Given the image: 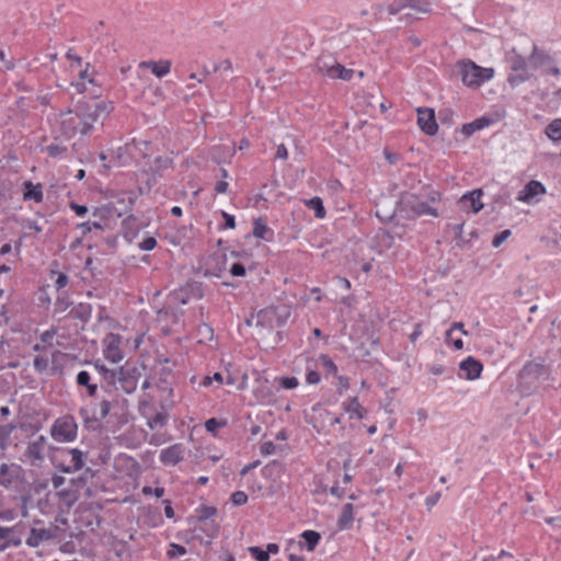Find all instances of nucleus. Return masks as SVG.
<instances>
[{"mask_svg":"<svg viewBox=\"0 0 561 561\" xmlns=\"http://www.w3.org/2000/svg\"><path fill=\"white\" fill-rule=\"evenodd\" d=\"M268 231L267 226L261 218L254 220L252 234L259 239H265V234Z\"/></svg>","mask_w":561,"mask_h":561,"instance_id":"58836bf2","label":"nucleus"},{"mask_svg":"<svg viewBox=\"0 0 561 561\" xmlns=\"http://www.w3.org/2000/svg\"><path fill=\"white\" fill-rule=\"evenodd\" d=\"M280 385L285 389H295L299 385V382L296 377H284L280 380Z\"/></svg>","mask_w":561,"mask_h":561,"instance_id":"bf43d9fd","label":"nucleus"},{"mask_svg":"<svg viewBox=\"0 0 561 561\" xmlns=\"http://www.w3.org/2000/svg\"><path fill=\"white\" fill-rule=\"evenodd\" d=\"M511 236V230L506 229L501 231L500 233L495 234L492 240V247L499 248L502 245V243Z\"/></svg>","mask_w":561,"mask_h":561,"instance_id":"09e8293b","label":"nucleus"},{"mask_svg":"<svg viewBox=\"0 0 561 561\" xmlns=\"http://www.w3.org/2000/svg\"><path fill=\"white\" fill-rule=\"evenodd\" d=\"M546 193V187L539 181L531 180L529 181L523 191L519 192L518 199L525 203H531L533 199Z\"/></svg>","mask_w":561,"mask_h":561,"instance_id":"dca6fc26","label":"nucleus"},{"mask_svg":"<svg viewBox=\"0 0 561 561\" xmlns=\"http://www.w3.org/2000/svg\"><path fill=\"white\" fill-rule=\"evenodd\" d=\"M94 368L101 376V388L116 386V382H118V378H121L124 375L123 369L116 371L106 368L104 365L95 364Z\"/></svg>","mask_w":561,"mask_h":561,"instance_id":"f3484780","label":"nucleus"},{"mask_svg":"<svg viewBox=\"0 0 561 561\" xmlns=\"http://www.w3.org/2000/svg\"><path fill=\"white\" fill-rule=\"evenodd\" d=\"M316 69L319 73L330 79H341L344 81H351L354 75V70L342 66L330 53H322L317 58Z\"/></svg>","mask_w":561,"mask_h":561,"instance_id":"20e7f679","label":"nucleus"},{"mask_svg":"<svg viewBox=\"0 0 561 561\" xmlns=\"http://www.w3.org/2000/svg\"><path fill=\"white\" fill-rule=\"evenodd\" d=\"M409 9L421 13H430L431 3L428 0H409Z\"/></svg>","mask_w":561,"mask_h":561,"instance_id":"e433bc0d","label":"nucleus"},{"mask_svg":"<svg viewBox=\"0 0 561 561\" xmlns=\"http://www.w3.org/2000/svg\"><path fill=\"white\" fill-rule=\"evenodd\" d=\"M173 168V160L170 157L159 156L154 158L150 167L151 171L158 176H162L163 173Z\"/></svg>","mask_w":561,"mask_h":561,"instance_id":"cd10ccee","label":"nucleus"},{"mask_svg":"<svg viewBox=\"0 0 561 561\" xmlns=\"http://www.w3.org/2000/svg\"><path fill=\"white\" fill-rule=\"evenodd\" d=\"M275 451V445L273 442L268 440V442H265L262 446H261V454L263 456H268V455H272L274 454Z\"/></svg>","mask_w":561,"mask_h":561,"instance_id":"338daca9","label":"nucleus"},{"mask_svg":"<svg viewBox=\"0 0 561 561\" xmlns=\"http://www.w3.org/2000/svg\"><path fill=\"white\" fill-rule=\"evenodd\" d=\"M440 499V492H436L430 496L426 497L425 500V505L427 507V510H431L432 507H434L437 502L439 501Z\"/></svg>","mask_w":561,"mask_h":561,"instance_id":"0e129e2a","label":"nucleus"},{"mask_svg":"<svg viewBox=\"0 0 561 561\" xmlns=\"http://www.w3.org/2000/svg\"><path fill=\"white\" fill-rule=\"evenodd\" d=\"M24 538L28 547L36 548L44 541L51 539L53 533L46 528L27 527Z\"/></svg>","mask_w":561,"mask_h":561,"instance_id":"4468645a","label":"nucleus"},{"mask_svg":"<svg viewBox=\"0 0 561 561\" xmlns=\"http://www.w3.org/2000/svg\"><path fill=\"white\" fill-rule=\"evenodd\" d=\"M230 274L236 277H242L245 275V267L242 263L236 262L229 270Z\"/></svg>","mask_w":561,"mask_h":561,"instance_id":"5fc2aeb1","label":"nucleus"},{"mask_svg":"<svg viewBox=\"0 0 561 561\" xmlns=\"http://www.w3.org/2000/svg\"><path fill=\"white\" fill-rule=\"evenodd\" d=\"M26 530L27 526L21 523L12 527L0 526V551L9 547H19L23 541Z\"/></svg>","mask_w":561,"mask_h":561,"instance_id":"1a4fd4ad","label":"nucleus"},{"mask_svg":"<svg viewBox=\"0 0 561 561\" xmlns=\"http://www.w3.org/2000/svg\"><path fill=\"white\" fill-rule=\"evenodd\" d=\"M300 537L304 541H299L298 546L300 549L306 547L308 551H313L321 539V535L316 530H305Z\"/></svg>","mask_w":561,"mask_h":561,"instance_id":"393cba45","label":"nucleus"},{"mask_svg":"<svg viewBox=\"0 0 561 561\" xmlns=\"http://www.w3.org/2000/svg\"><path fill=\"white\" fill-rule=\"evenodd\" d=\"M549 376L550 368L545 365L542 359L528 362L518 374L517 388L522 394L530 396L540 389Z\"/></svg>","mask_w":561,"mask_h":561,"instance_id":"f03ea898","label":"nucleus"},{"mask_svg":"<svg viewBox=\"0 0 561 561\" xmlns=\"http://www.w3.org/2000/svg\"><path fill=\"white\" fill-rule=\"evenodd\" d=\"M68 453L71 456V465L60 466V471L73 473L81 470L83 467V453L78 448L69 449Z\"/></svg>","mask_w":561,"mask_h":561,"instance_id":"5701e85b","label":"nucleus"},{"mask_svg":"<svg viewBox=\"0 0 561 561\" xmlns=\"http://www.w3.org/2000/svg\"><path fill=\"white\" fill-rule=\"evenodd\" d=\"M492 124V119L486 117V116H482V117H479L470 123H467V124H463L462 125V128H461V133L469 137L471 136L473 133L478 131V130H481L488 126H490Z\"/></svg>","mask_w":561,"mask_h":561,"instance_id":"b1692460","label":"nucleus"},{"mask_svg":"<svg viewBox=\"0 0 561 561\" xmlns=\"http://www.w3.org/2000/svg\"><path fill=\"white\" fill-rule=\"evenodd\" d=\"M399 213L407 219H414L424 215L438 217L436 208L428 205L426 201H422L419 196L405 193L399 202Z\"/></svg>","mask_w":561,"mask_h":561,"instance_id":"7ed1b4c3","label":"nucleus"},{"mask_svg":"<svg viewBox=\"0 0 561 561\" xmlns=\"http://www.w3.org/2000/svg\"><path fill=\"white\" fill-rule=\"evenodd\" d=\"M227 421L226 420H218L215 417H211L205 422V427L209 433H215L219 427L226 426Z\"/></svg>","mask_w":561,"mask_h":561,"instance_id":"c03bdc74","label":"nucleus"},{"mask_svg":"<svg viewBox=\"0 0 561 561\" xmlns=\"http://www.w3.org/2000/svg\"><path fill=\"white\" fill-rule=\"evenodd\" d=\"M78 424L72 415H64L54 421L50 436L58 443H70L77 438Z\"/></svg>","mask_w":561,"mask_h":561,"instance_id":"423d86ee","label":"nucleus"},{"mask_svg":"<svg viewBox=\"0 0 561 561\" xmlns=\"http://www.w3.org/2000/svg\"><path fill=\"white\" fill-rule=\"evenodd\" d=\"M56 333L57 331L54 328L46 330L41 334V341L45 344H50Z\"/></svg>","mask_w":561,"mask_h":561,"instance_id":"680f3d73","label":"nucleus"},{"mask_svg":"<svg viewBox=\"0 0 561 561\" xmlns=\"http://www.w3.org/2000/svg\"><path fill=\"white\" fill-rule=\"evenodd\" d=\"M79 228L82 230V233L85 234L88 232H91L92 229H102L103 227H102V225L100 222H96V221L90 222V221H88V222H83V224L79 225Z\"/></svg>","mask_w":561,"mask_h":561,"instance_id":"13d9d810","label":"nucleus"},{"mask_svg":"<svg viewBox=\"0 0 561 561\" xmlns=\"http://www.w3.org/2000/svg\"><path fill=\"white\" fill-rule=\"evenodd\" d=\"M248 550L256 561H270L268 552L261 547L252 546Z\"/></svg>","mask_w":561,"mask_h":561,"instance_id":"79ce46f5","label":"nucleus"},{"mask_svg":"<svg viewBox=\"0 0 561 561\" xmlns=\"http://www.w3.org/2000/svg\"><path fill=\"white\" fill-rule=\"evenodd\" d=\"M168 414L165 412H158L152 417H147V425L150 430L161 428L167 425Z\"/></svg>","mask_w":561,"mask_h":561,"instance_id":"72a5a7b5","label":"nucleus"},{"mask_svg":"<svg viewBox=\"0 0 561 561\" xmlns=\"http://www.w3.org/2000/svg\"><path fill=\"white\" fill-rule=\"evenodd\" d=\"M111 407L110 400L102 399L99 403H95L91 410L89 408H81L79 415L84 425L90 427L92 424L101 423L108 415Z\"/></svg>","mask_w":561,"mask_h":561,"instance_id":"6e6552de","label":"nucleus"},{"mask_svg":"<svg viewBox=\"0 0 561 561\" xmlns=\"http://www.w3.org/2000/svg\"><path fill=\"white\" fill-rule=\"evenodd\" d=\"M185 553H186L185 547H183L179 543H171L170 548L167 552L168 557L171 559L184 556Z\"/></svg>","mask_w":561,"mask_h":561,"instance_id":"49530a36","label":"nucleus"},{"mask_svg":"<svg viewBox=\"0 0 561 561\" xmlns=\"http://www.w3.org/2000/svg\"><path fill=\"white\" fill-rule=\"evenodd\" d=\"M461 81L467 87H480L494 76L493 68H484L476 65L471 60L461 61L460 65Z\"/></svg>","mask_w":561,"mask_h":561,"instance_id":"39448f33","label":"nucleus"},{"mask_svg":"<svg viewBox=\"0 0 561 561\" xmlns=\"http://www.w3.org/2000/svg\"><path fill=\"white\" fill-rule=\"evenodd\" d=\"M66 147L65 146H61V145H49L46 147V151L47 153L53 157V158H56L62 153L66 152Z\"/></svg>","mask_w":561,"mask_h":561,"instance_id":"603ef678","label":"nucleus"},{"mask_svg":"<svg viewBox=\"0 0 561 561\" xmlns=\"http://www.w3.org/2000/svg\"><path fill=\"white\" fill-rule=\"evenodd\" d=\"M68 282H69L68 276L66 274H64V273H59L57 275L56 280H55V285H56L57 290H60L64 287H66Z\"/></svg>","mask_w":561,"mask_h":561,"instance_id":"e2e57ef3","label":"nucleus"},{"mask_svg":"<svg viewBox=\"0 0 561 561\" xmlns=\"http://www.w3.org/2000/svg\"><path fill=\"white\" fill-rule=\"evenodd\" d=\"M22 474V467L18 463H2L0 466V485L4 488L11 486L18 482Z\"/></svg>","mask_w":561,"mask_h":561,"instance_id":"f8f14e48","label":"nucleus"},{"mask_svg":"<svg viewBox=\"0 0 561 561\" xmlns=\"http://www.w3.org/2000/svg\"><path fill=\"white\" fill-rule=\"evenodd\" d=\"M231 502L237 506L244 505L248 502V495L243 491H236L231 495Z\"/></svg>","mask_w":561,"mask_h":561,"instance_id":"de8ad7c7","label":"nucleus"},{"mask_svg":"<svg viewBox=\"0 0 561 561\" xmlns=\"http://www.w3.org/2000/svg\"><path fill=\"white\" fill-rule=\"evenodd\" d=\"M33 366L36 371L43 373L48 367V359L43 356H36L33 360Z\"/></svg>","mask_w":561,"mask_h":561,"instance_id":"8fccbe9b","label":"nucleus"},{"mask_svg":"<svg viewBox=\"0 0 561 561\" xmlns=\"http://www.w3.org/2000/svg\"><path fill=\"white\" fill-rule=\"evenodd\" d=\"M354 522V506L347 503L343 506L341 516L337 519V526L340 529H350Z\"/></svg>","mask_w":561,"mask_h":561,"instance_id":"a878e982","label":"nucleus"},{"mask_svg":"<svg viewBox=\"0 0 561 561\" xmlns=\"http://www.w3.org/2000/svg\"><path fill=\"white\" fill-rule=\"evenodd\" d=\"M71 302L69 301V298L64 295H59L55 302V311L56 312H64L66 311Z\"/></svg>","mask_w":561,"mask_h":561,"instance_id":"a18cd8bd","label":"nucleus"},{"mask_svg":"<svg viewBox=\"0 0 561 561\" xmlns=\"http://www.w3.org/2000/svg\"><path fill=\"white\" fill-rule=\"evenodd\" d=\"M513 559V554L506 550H501L497 556H481L480 553H474L472 557V561H505Z\"/></svg>","mask_w":561,"mask_h":561,"instance_id":"473e14b6","label":"nucleus"},{"mask_svg":"<svg viewBox=\"0 0 561 561\" xmlns=\"http://www.w3.org/2000/svg\"><path fill=\"white\" fill-rule=\"evenodd\" d=\"M481 196H482V190H473L472 192L465 194L461 199L460 204L462 208H471L473 214L479 213L483 208V204L481 203Z\"/></svg>","mask_w":561,"mask_h":561,"instance_id":"a211bd4d","label":"nucleus"},{"mask_svg":"<svg viewBox=\"0 0 561 561\" xmlns=\"http://www.w3.org/2000/svg\"><path fill=\"white\" fill-rule=\"evenodd\" d=\"M118 383L126 393H131L136 389V380L124 377V375L118 378Z\"/></svg>","mask_w":561,"mask_h":561,"instance_id":"37998d69","label":"nucleus"},{"mask_svg":"<svg viewBox=\"0 0 561 561\" xmlns=\"http://www.w3.org/2000/svg\"><path fill=\"white\" fill-rule=\"evenodd\" d=\"M105 356L111 358L112 362H118L122 359L119 352L121 337L116 334H110L106 340Z\"/></svg>","mask_w":561,"mask_h":561,"instance_id":"4be33fe9","label":"nucleus"},{"mask_svg":"<svg viewBox=\"0 0 561 561\" xmlns=\"http://www.w3.org/2000/svg\"><path fill=\"white\" fill-rule=\"evenodd\" d=\"M320 362L328 374H331L333 376L337 375V366L334 364V362L331 359L329 355H321Z\"/></svg>","mask_w":561,"mask_h":561,"instance_id":"a19ab883","label":"nucleus"},{"mask_svg":"<svg viewBox=\"0 0 561 561\" xmlns=\"http://www.w3.org/2000/svg\"><path fill=\"white\" fill-rule=\"evenodd\" d=\"M545 133L552 141H561V118H556L549 123Z\"/></svg>","mask_w":561,"mask_h":561,"instance_id":"7c9ffc66","label":"nucleus"},{"mask_svg":"<svg viewBox=\"0 0 561 561\" xmlns=\"http://www.w3.org/2000/svg\"><path fill=\"white\" fill-rule=\"evenodd\" d=\"M417 125L420 129L428 136L437 133L438 125L432 108H417Z\"/></svg>","mask_w":561,"mask_h":561,"instance_id":"9b49d317","label":"nucleus"},{"mask_svg":"<svg viewBox=\"0 0 561 561\" xmlns=\"http://www.w3.org/2000/svg\"><path fill=\"white\" fill-rule=\"evenodd\" d=\"M134 205V198L128 196L127 199L119 198L115 203L111 205L112 214H115L117 217H122L124 214H127L131 210Z\"/></svg>","mask_w":561,"mask_h":561,"instance_id":"c85d7f7f","label":"nucleus"},{"mask_svg":"<svg viewBox=\"0 0 561 561\" xmlns=\"http://www.w3.org/2000/svg\"><path fill=\"white\" fill-rule=\"evenodd\" d=\"M70 208L76 213L77 216L82 217L88 213V207L76 203L70 204Z\"/></svg>","mask_w":561,"mask_h":561,"instance_id":"774afa93","label":"nucleus"},{"mask_svg":"<svg viewBox=\"0 0 561 561\" xmlns=\"http://www.w3.org/2000/svg\"><path fill=\"white\" fill-rule=\"evenodd\" d=\"M459 369L465 373V378L476 380L480 377L483 365L472 356H468L459 364Z\"/></svg>","mask_w":561,"mask_h":561,"instance_id":"2eb2a0df","label":"nucleus"},{"mask_svg":"<svg viewBox=\"0 0 561 561\" xmlns=\"http://www.w3.org/2000/svg\"><path fill=\"white\" fill-rule=\"evenodd\" d=\"M111 102L78 103L76 110L60 114V129L62 136L72 138L77 134L89 135L95 123L104 119L112 111Z\"/></svg>","mask_w":561,"mask_h":561,"instance_id":"f257e3e1","label":"nucleus"},{"mask_svg":"<svg viewBox=\"0 0 561 561\" xmlns=\"http://www.w3.org/2000/svg\"><path fill=\"white\" fill-rule=\"evenodd\" d=\"M531 78V75L528 71H518L514 75H511L507 79L512 87L518 85L523 82L528 81Z\"/></svg>","mask_w":561,"mask_h":561,"instance_id":"4c0bfd02","label":"nucleus"},{"mask_svg":"<svg viewBox=\"0 0 561 561\" xmlns=\"http://www.w3.org/2000/svg\"><path fill=\"white\" fill-rule=\"evenodd\" d=\"M454 330H459L462 335H467L468 332L465 330V325L462 322H454L451 328L446 331V341L451 337Z\"/></svg>","mask_w":561,"mask_h":561,"instance_id":"4d7b16f0","label":"nucleus"},{"mask_svg":"<svg viewBox=\"0 0 561 561\" xmlns=\"http://www.w3.org/2000/svg\"><path fill=\"white\" fill-rule=\"evenodd\" d=\"M306 206L314 211L317 218H323L325 216L323 202L320 197H312L306 201Z\"/></svg>","mask_w":561,"mask_h":561,"instance_id":"f704fd0d","label":"nucleus"},{"mask_svg":"<svg viewBox=\"0 0 561 561\" xmlns=\"http://www.w3.org/2000/svg\"><path fill=\"white\" fill-rule=\"evenodd\" d=\"M342 409L350 414L351 419L363 420L367 414L366 409L360 405L357 397L343 401Z\"/></svg>","mask_w":561,"mask_h":561,"instance_id":"6ab92c4d","label":"nucleus"},{"mask_svg":"<svg viewBox=\"0 0 561 561\" xmlns=\"http://www.w3.org/2000/svg\"><path fill=\"white\" fill-rule=\"evenodd\" d=\"M306 381L309 385H317L320 381V374L316 370H309L306 376Z\"/></svg>","mask_w":561,"mask_h":561,"instance_id":"69168bd1","label":"nucleus"},{"mask_svg":"<svg viewBox=\"0 0 561 561\" xmlns=\"http://www.w3.org/2000/svg\"><path fill=\"white\" fill-rule=\"evenodd\" d=\"M222 218L225 219V224L222 228L233 229L236 227V219L233 215H230L226 211H221Z\"/></svg>","mask_w":561,"mask_h":561,"instance_id":"052dcab7","label":"nucleus"},{"mask_svg":"<svg viewBox=\"0 0 561 561\" xmlns=\"http://www.w3.org/2000/svg\"><path fill=\"white\" fill-rule=\"evenodd\" d=\"M24 201H34L36 203H41L43 201V190L41 184L34 185L32 182L27 181L24 183Z\"/></svg>","mask_w":561,"mask_h":561,"instance_id":"bb28decb","label":"nucleus"},{"mask_svg":"<svg viewBox=\"0 0 561 561\" xmlns=\"http://www.w3.org/2000/svg\"><path fill=\"white\" fill-rule=\"evenodd\" d=\"M184 458V447L182 444H173L161 450L160 461L165 466H176Z\"/></svg>","mask_w":561,"mask_h":561,"instance_id":"ddd939ff","label":"nucleus"},{"mask_svg":"<svg viewBox=\"0 0 561 561\" xmlns=\"http://www.w3.org/2000/svg\"><path fill=\"white\" fill-rule=\"evenodd\" d=\"M157 247V240L153 237H147L139 243V249L142 251H151Z\"/></svg>","mask_w":561,"mask_h":561,"instance_id":"864d4df0","label":"nucleus"},{"mask_svg":"<svg viewBox=\"0 0 561 561\" xmlns=\"http://www.w3.org/2000/svg\"><path fill=\"white\" fill-rule=\"evenodd\" d=\"M336 378H337L336 389H337L339 394H342L343 391H345L350 388V381H348V378L345 376H336Z\"/></svg>","mask_w":561,"mask_h":561,"instance_id":"6e6d98bb","label":"nucleus"},{"mask_svg":"<svg viewBox=\"0 0 561 561\" xmlns=\"http://www.w3.org/2000/svg\"><path fill=\"white\" fill-rule=\"evenodd\" d=\"M92 308L89 304H79L73 307L70 311V316L75 319H79L82 322H88L91 318Z\"/></svg>","mask_w":561,"mask_h":561,"instance_id":"c756f323","label":"nucleus"},{"mask_svg":"<svg viewBox=\"0 0 561 561\" xmlns=\"http://www.w3.org/2000/svg\"><path fill=\"white\" fill-rule=\"evenodd\" d=\"M407 8H409V0H394L388 5L378 4L374 7V10L375 15L382 18L383 12H387L388 15H394Z\"/></svg>","mask_w":561,"mask_h":561,"instance_id":"412c9836","label":"nucleus"},{"mask_svg":"<svg viewBox=\"0 0 561 561\" xmlns=\"http://www.w3.org/2000/svg\"><path fill=\"white\" fill-rule=\"evenodd\" d=\"M46 445L47 438L44 435L37 436L27 444L25 456L32 465H38L44 460Z\"/></svg>","mask_w":561,"mask_h":561,"instance_id":"9d476101","label":"nucleus"},{"mask_svg":"<svg viewBox=\"0 0 561 561\" xmlns=\"http://www.w3.org/2000/svg\"><path fill=\"white\" fill-rule=\"evenodd\" d=\"M529 62L535 69H542V73L559 77L560 68L556 65L554 58L546 50L540 49L537 45H533Z\"/></svg>","mask_w":561,"mask_h":561,"instance_id":"0eeeda50","label":"nucleus"},{"mask_svg":"<svg viewBox=\"0 0 561 561\" xmlns=\"http://www.w3.org/2000/svg\"><path fill=\"white\" fill-rule=\"evenodd\" d=\"M16 426L12 423L0 425V448L5 450L10 445V437Z\"/></svg>","mask_w":561,"mask_h":561,"instance_id":"2f4dec72","label":"nucleus"},{"mask_svg":"<svg viewBox=\"0 0 561 561\" xmlns=\"http://www.w3.org/2000/svg\"><path fill=\"white\" fill-rule=\"evenodd\" d=\"M171 66H172V64L170 60H160V61L147 60V61H141L139 64V68H144V69L150 68L151 72L157 78H163L164 76H167L171 70Z\"/></svg>","mask_w":561,"mask_h":561,"instance_id":"aec40b11","label":"nucleus"},{"mask_svg":"<svg viewBox=\"0 0 561 561\" xmlns=\"http://www.w3.org/2000/svg\"><path fill=\"white\" fill-rule=\"evenodd\" d=\"M198 520L205 522L213 518L217 514V508L214 506L202 505L198 510Z\"/></svg>","mask_w":561,"mask_h":561,"instance_id":"ea45409f","label":"nucleus"},{"mask_svg":"<svg viewBox=\"0 0 561 561\" xmlns=\"http://www.w3.org/2000/svg\"><path fill=\"white\" fill-rule=\"evenodd\" d=\"M76 382L80 387H85L91 382V375L87 370H81L78 373Z\"/></svg>","mask_w":561,"mask_h":561,"instance_id":"3c124183","label":"nucleus"},{"mask_svg":"<svg viewBox=\"0 0 561 561\" xmlns=\"http://www.w3.org/2000/svg\"><path fill=\"white\" fill-rule=\"evenodd\" d=\"M512 54L513 56L511 57V69L514 72L527 71V59L517 54L515 50H513Z\"/></svg>","mask_w":561,"mask_h":561,"instance_id":"c9c22d12","label":"nucleus"}]
</instances>
